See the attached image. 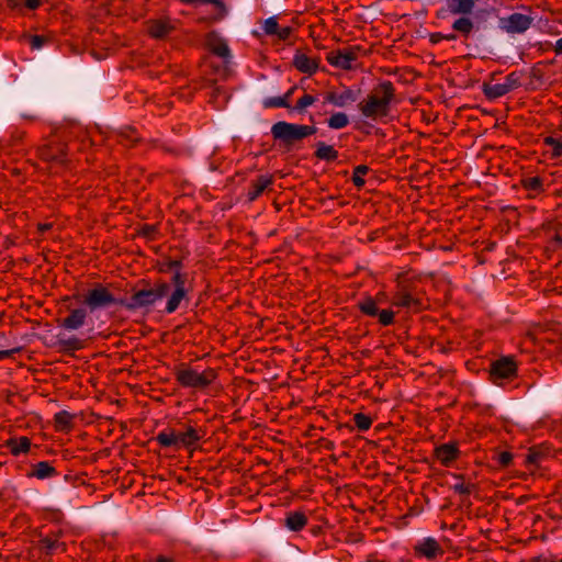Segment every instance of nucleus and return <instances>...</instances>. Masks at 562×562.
Instances as JSON below:
<instances>
[{"label":"nucleus","instance_id":"f257e3e1","mask_svg":"<svg viewBox=\"0 0 562 562\" xmlns=\"http://www.w3.org/2000/svg\"><path fill=\"white\" fill-rule=\"evenodd\" d=\"M394 99V85L385 80L376 85L367 98L358 103V109L364 117L378 120L389 114L391 103Z\"/></svg>","mask_w":562,"mask_h":562},{"label":"nucleus","instance_id":"f03ea898","mask_svg":"<svg viewBox=\"0 0 562 562\" xmlns=\"http://www.w3.org/2000/svg\"><path fill=\"white\" fill-rule=\"evenodd\" d=\"M138 284L144 288L134 290L128 301L124 300V306L130 311L149 310L158 301L162 300L170 291L171 285L166 281H157L153 285L146 280H140Z\"/></svg>","mask_w":562,"mask_h":562},{"label":"nucleus","instance_id":"7ed1b4c3","mask_svg":"<svg viewBox=\"0 0 562 562\" xmlns=\"http://www.w3.org/2000/svg\"><path fill=\"white\" fill-rule=\"evenodd\" d=\"M317 128L314 125L294 124L279 121L271 127V135L279 145L290 150L295 143L314 135Z\"/></svg>","mask_w":562,"mask_h":562},{"label":"nucleus","instance_id":"20e7f679","mask_svg":"<svg viewBox=\"0 0 562 562\" xmlns=\"http://www.w3.org/2000/svg\"><path fill=\"white\" fill-rule=\"evenodd\" d=\"M173 373L176 381L182 387L195 390H205L217 379V371L214 368H206L199 372L186 363L178 364Z\"/></svg>","mask_w":562,"mask_h":562},{"label":"nucleus","instance_id":"39448f33","mask_svg":"<svg viewBox=\"0 0 562 562\" xmlns=\"http://www.w3.org/2000/svg\"><path fill=\"white\" fill-rule=\"evenodd\" d=\"M72 297L81 302L90 313L114 305L124 306V300L116 299L110 289L101 283H97L93 288L89 289L82 297L79 295H74Z\"/></svg>","mask_w":562,"mask_h":562},{"label":"nucleus","instance_id":"423d86ee","mask_svg":"<svg viewBox=\"0 0 562 562\" xmlns=\"http://www.w3.org/2000/svg\"><path fill=\"white\" fill-rule=\"evenodd\" d=\"M490 379L493 383L498 380H513L517 376L518 364L514 356H503L490 366Z\"/></svg>","mask_w":562,"mask_h":562},{"label":"nucleus","instance_id":"0eeeda50","mask_svg":"<svg viewBox=\"0 0 562 562\" xmlns=\"http://www.w3.org/2000/svg\"><path fill=\"white\" fill-rule=\"evenodd\" d=\"M38 157L54 167L63 168L67 162V146L60 142H49L38 147Z\"/></svg>","mask_w":562,"mask_h":562},{"label":"nucleus","instance_id":"6e6552de","mask_svg":"<svg viewBox=\"0 0 562 562\" xmlns=\"http://www.w3.org/2000/svg\"><path fill=\"white\" fill-rule=\"evenodd\" d=\"M359 311L369 317H378L382 326H390L394 323V312L391 310H379L378 302L372 296H364L357 303Z\"/></svg>","mask_w":562,"mask_h":562},{"label":"nucleus","instance_id":"1a4fd4ad","mask_svg":"<svg viewBox=\"0 0 562 562\" xmlns=\"http://www.w3.org/2000/svg\"><path fill=\"white\" fill-rule=\"evenodd\" d=\"M188 277L187 273L173 274L171 278V284L173 290L169 295L165 311L168 314L176 312L183 300H188V290L186 289Z\"/></svg>","mask_w":562,"mask_h":562},{"label":"nucleus","instance_id":"9d476101","mask_svg":"<svg viewBox=\"0 0 562 562\" xmlns=\"http://www.w3.org/2000/svg\"><path fill=\"white\" fill-rule=\"evenodd\" d=\"M392 304L413 312H419L424 308L423 300L406 285L401 283L397 284L396 291L392 296Z\"/></svg>","mask_w":562,"mask_h":562},{"label":"nucleus","instance_id":"9b49d317","mask_svg":"<svg viewBox=\"0 0 562 562\" xmlns=\"http://www.w3.org/2000/svg\"><path fill=\"white\" fill-rule=\"evenodd\" d=\"M68 315L57 319L58 326L66 330H78L87 324L89 310L82 304L78 307H68Z\"/></svg>","mask_w":562,"mask_h":562},{"label":"nucleus","instance_id":"f8f14e48","mask_svg":"<svg viewBox=\"0 0 562 562\" xmlns=\"http://www.w3.org/2000/svg\"><path fill=\"white\" fill-rule=\"evenodd\" d=\"M359 46H352L342 50L331 52L327 55V61L335 67L345 70L352 68V63L358 58Z\"/></svg>","mask_w":562,"mask_h":562},{"label":"nucleus","instance_id":"ddd939ff","mask_svg":"<svg viewBox=\"0 0 562 562\" xmlns=\"http://www.w3.org/2000/svg\"><path fill=\"white\" fill-rule=\"evenodd\" d=\"M532 18L521 13H513L501 19V27L507 33H524L532 24Z\"/></svg>","mask_w":562,"mask_h":562},{"label":"nucleus","instance_id":"4468645a","mask_svg":"<svg viewBox=\"0 0 562 562\" xmlns=\"http://www.w3.org/2000/svg\"><path fill=\"white\" fill-rule=\"evenodd\" d=\"M147 33L155 40H162L176 30V25L169 18L150 19L146 22Z\"/></svg>","mask_w":562,"mask_h":562},{"label":"nucleus","instance_id":"2eb2a0df","mask_svg":"<svg viewBox=\"0 0 562 562\" xmlns=\"http://www.w3.org/2000/svg\"><path fill=\"white\" fill-rule=\"evenodd\" d=\"M445 553L439 542L432 538H424L420 542L414 546V554L417 558H427L429 560L436 559Z\"/></svg>","mask_w":562,"mask_h":562},{"label":"nucleus","instance_id":"dca6fc26","mask_svg":"<svg viewBox=\"0 0 562 562\" xmlns=\"http://www.w3.org/2000/svg\"><path fill=\"white\" fill-rule=\"evenodd\" d=\"M357 99L358 93L346 87L340 92L331 90L324 94V103H330L338 108H345L348 104L356 102Z\"/></svg>","mask_w":562,"mask_h":562},{"label":"nucleus","instance_id":"f3484780","mask_svg":"<svg viewBox=\"0 0 562 562\" xmlns=\"http://www.w3.org/2000/svg\"><path fill=\"white\" fill-rule=\"evenodd\" d=\"M434 456L441 463V465L448 468L460 457L458 443H442L435 448Z\"/></svg>","mask_w":562,"mask_h":562},{"label":"nucleus","instance_id":"a211bd4d","mask_svg":"<svg viewBox=\"0 0 562 562\" xmlns=\"http://www.w3.org/2000/svg\"><path fill=\"white\" fill-rule=\"evenodd\" d=\"M292 64L300 72L311 76L318 70L319 58H312L302 52H296Z\"/></svg>","mask_w":562,"mask_h":562},{"label":"nucleus","instance_id":"6ab92c4d","mask_svg":"<svg viewBox=\"0 0 562 562\" xmlns=\"http://www.w3.org/2000/svg\"><path fill=\"white\" fill-rule=\"evenodd\" d=\"M273 184V176L261 175L252 180L249 184L247 199L249 202L257 200L266 189Z\"/></svg>","mask_w":562,"mask_h":562},{"label":"nucleus","instance_id":"aec40b11","mask_svg":"<svg viewBox=\"0 0 562 562\" xmlns=\"http://www.w3.org/2000/svg\"><path fill=\"white\" fill-rule=\"evenodd\" d=\"M307 524L308 517L301 510L288 512L283 520V526L294 532L303 530Z\"/></svg>","mask_w":562,"mask_h":562},{"label":"nucleus","instance_id":"412c9836","mask_svg":"<svg viewBox=\"0 0 562 562\" xmlns=\"http://www.w3.org/2000/svg\"><path fill=\"white\" fill-rule=\"evenodd\" d=\"M204 435L205 432L202 429H196L187 425L184 426L183 431L177 432L178 445H181L184 448L193 447L204 437Z\"/></svg>","mask_w":562,"mask_h":562},{"label":"nucleus","instance_id":"4be33fe9","mask_svg":"<svg viewBox=\"0 0 562 562\" xmlns=\"http://www.w3.org/2000/svg\"><path fill=\"white\" fill-rule=\"evenodd\" d=\"M474 5V0H447V10L452 15H469Z\"/></svg>","mask_w":562,"mask_h":562},{"label":"nucleus","instance_id":"5701e85b","mask_svg":"<svg viewBox=\"0 0 562 562\" xmlns=\"http://www.w3.org/2000/svg\"><path fill=\"white\" fill-rule=\"evenodd\" d=\"M55 347L59 352L72 355L75 351H78L85 347V341L76 336L69 338H58Z\"/></svg>","mask_w":562,"mask_h":562},{"label":"nucleus","instance_id":"b1692460","mask_svg":"<svg viewBox=\"0 0 562 562\" xmlns=\"http://www.w3.org/2000/svg\"><path fill=\"white\" fill-rule=\"evenodd\" d=\"M452 30L459 33L463 38H469L475 30V24L468 15H461L451 25Z\"/></svg>","mask_w":562,"mask_h":562},{"label":"nucleus","instance_id":"393cba45","mask_svg":"<svg viewBox=\"0 0 562 562\" xmlns=\"http://www.w3.org/2000/svg\"><path fill=\"white\" fill-rule=\"evenodd\" d=\"M57 474V470L50 465L47 461H41L32 465V470L29 476H34L38 480L53 477Z\"/></svg>","mask_w":562,"mask_h":562},{"label":"nucleus","instance_id":"a878e982","mask_svg":"<svg viewBox=\"0 0 562 562\" xmlns=\"http://www.w3.org/2000/svg\"><path fill=\"white\" fill-rule=\"evenodd\" d=\"M520 184L530 192L529 198H535L544 191L543 179L539 176L524 178L520 180Z\"/></svg>","mask_w":562,"mask_h":562},{"label":"nucleus","instance_id":"bb28decb","mask_svg":"<svg viewBox=\"0 0 562 562\" xmlns=\"http://www.w3.org/2000/svg\"><path fill=\"white\" fill-rule=\"evenodd\" d=\"M315 158L327 162L335 161L338 158V151L331 145H327L324 142L316 144V150L314 151Z\"/></svg>","mask_w":562,"mask_h":562},{"label":"nucleus","instance_id":"cd10ccee","mask_svg":"<svg viewBox=\"0 0 562 562\" xmlns=\"http://www.w3.org/2000/svg\"><path fill=\"white\" fill-rule=\"evenodd\" d=\"M7 448L13 456L26 453L31 447V440L27 437L12 438L7 441Z\"/></svg>","mask_w":562,"mask_h":562},{"label":"nucleus","instance_id":"c85d7f7f","mask_svg":"<svg viewBox=\"0 0 562 562\" xmlns=\"http://www.w3.org/2000/svg\"><path fill=\"white\" fill-rule=\"evenodd\" d=\"M483 93L488 100H495L508 93L504 83H483Z\"/></svg>","mask_w":562,"mask_h":562},{"label":"nucleus","instance_id":"c756f323","mask_svg":"<svg viewBox=\"0 0 562 562\" xmlns=\"http://www.w3.org/2000/svg\"><path fill=\"white\" fill-rule=\"evenodd\" d=\"M74 416L67 411H60L55 414L54 422L57 430L68 431L72 427Z\"/></svg>","mask_w":562,"mask_h":562},{"label":"nucleus","instance_id":"7c9ffc66","mask_svg":"<svg viewBox=\"0 0 562 562\" xmlns=\"http://www.w3.org/2000/svg\"><path fill=\"white\" fill-rule=\"evenodd\" d=\"M207 44H209L210 50L214 55L222 57V58L229 57V48L225 41H223L221 38H209Z\"/></svg>","mask_w":562,"mask_h":562},{"label":"nucleus","instance_id":"2f4dec72","mask_svg":"<svg viewBox=\"0 0 562 562\" xmlns=\"http://www.w3.org/2000/svg\"><path fill=\"white\" fill-rule=\"evenodd\" d=\"M327 124L333 130H341L349 124V117L344 112H336L329 116Z\"/></svg>","mask_w":562,"mask_h":562},{"label":"nucleus","instance_id":"473e14b6","mask_svg":"<svg viewBox=\"0 0 562 562\" xmlns=\"http://www.w3.org/2000/svg\"><path fill=\"white\" fill-rule=\"evenodd\" d=\"M40 546L41 549H43L46 554H52L57 549H61V551L66 550V546L64 542H59L57 539H53L49 537L41 539Z\"/></svg>","mask_w":562,"mask_h":562},{"label":"nucleus","instance_id":"72a5a7b5","mask_svg":"<svg viewBox=\"0 0 562 562\" xmlns=\"http://www.w3.org/2000/svg\"><path fill=\"white\" fill-rule=\"evenodd\" d=\"M156 440L161 447H165V448L178 446L177 432H175L173 430H171L169 432H167V431L159 432L156 437Z\"/></svg>","mask_w":562,"mask_h":562},{"label":"nucleus","instance_id":"f704fd0d","mask_svg":"<svg viewBox=\"0 0 562 562\" xmlns=\"http://www.w3.org/2000/svg\"><path fill=\"white\" fill-rule=\"evenodd\" d=\"M370 168L367 165H359L353 169L352 182L357 188H362L366 183L363 176L369 172Z\"/></svg>","mask_w":562,"mask_h":562},{"label":"nucleus","instance_id":"c9c22d12","mask_svg":"<svg viewBox=\"0 0 562 562\" xmlns=\"http://www.w3.org/2000/svg\"><path fill=\"white\" fill-rule=\"evenodd\" d=\"M352 420L360 431H367L372 425V418L363 413L355 414Z\"/></svg>","mask_w":562,"mask_h":562},{"label":"nucleus","instance_id":"e433bc0d","mask_svg":"<svg viewBox=\"0 0 562 562\" xmlns=\"http://www.w3.org/2000/svg\"><path fill=\"white\" fill-rule=\"evenodd\" d=\"M544 144L552 148L551 158H559L562 156V140L548 136L544 138Z\"/></svg>","mask_w":562,"mask_h":562},{"label":"nucleus","instance_id":"4c0bfd02","mask_svg":"<svg viewBox=\"0 0 562 562\" xmlns=\"http://www.w3.org/2000/svg\"><path fill=\"white\" fill-rule=\"evenodd\" d=\"M266 109L270 108H286L291 109L290 102L285 101L282 97L266 98L262 102Z\"/></svg>","mask_w":562,"mask_h":562},{"label":"nucleus","instance_id":"58836bf2","mask_svg":"<svg viewBox=\"0 0 562 562\" xmlns=\"http://www.w3.org/2000/svg\"><path fill=\"white\" fill-rule=\"evenodd\" d=\"M316 101V98L312 94L305 93L303 97H301L296 104L292 108V110L297 111L299 113H302L305 111L307 106H311Z\"/></svg>","mask_w":562,"mask_h":562},{"label":"nucleus","instance_id":"ea45409f","mask_svg":"<svg viewBox=\"0 0 562 562\" xmlns=\"http://www.w3.org/2000/svg\"><path fill=\"white\" fill-rule=\"evenodd\" d=\"M182 268H183V265L180 260H168L167 262H165L162 265V267L160 268V271L161 272H170L172 271L173 274H177L178 273H183L182 272Z\"/></svg>","mask_w":562,"mask_h":562},{"label":"nucleus","instance_id":"a19ab883","mask_svg":"<svg viewBox=\"0 0 562 562\" xmlns=\"http://www.w3.org/2000/svg\"><path fill=\"white\" fill-rule=\"evenodd\" d=\"M280 25L278 24V21L274 18H269L266 20L263 30L266 34L268 35H276L279 32Z\"/></svg>","mask_w":562,"mask_h":562},{"label":"nucleus","instance_id":"79ce46f5","mask_svg":"<svg viewBox=\"0 0 562 562\" xmlns=\"http://www.w3.org/2000/svg\"><path fill=\"white\" fill-rule=\"evenodd\" d=\"M182 3H186V4H193V3H198V2H201V3H212L214 4L216 8H218L223 13L226 12V8H225V4L222 0H180Z\"/></svg>","mask_w":562,"mask_h":562},{"label":"nucleus","instance_id":"37998d69","mask_svg":"<svg viewBox=\"0 0 562 562\" xmlns=\"http://www.w3.org/2000/svg\"><path fill=\"white\" fill-rule=\"evenodd\" d=\"M504 85L508 88V92L520 86L519 77L516 72H510L506 76Z\"/></svg>","mask_w":562,"mask_h":562},{"label":"nucleus","instance_id":"c03bdc74","mask_svg":"<svg viewBox=\"0 0 562 562\" xmlns=\"http://www.w3.org/2000/svg\"><path fill=\"white\" fill-rule=\"evenodd\" d=\"M474 488L473 484L458 483L453 485V491L458 494L470 495Z\"/></svg>","mask_w":562,"mask_h":562},{"label":"nucleus","instance_id":"a18cd8bd","mask_svg":"<svg viewBox=\"0 0 562 562\" xmlns=\"http://www.w3.org/2000/svg\"><path fill=\"white\" fill-rule=\"evenodd\" d=\"M46 43V38L42 35H32L30 38V45L33 49L41 48Z\"/></svg>","mask_w":562,"mask_h":562},{"label":"nucleus","instance_id":"49530a36","mask_svg":"<svg viewBox=\"0 0 562 562\" xmlns=\"http://www.w3.org/2000/svg\"><path fill=\"white\" fill-rule=\"evenodd\" d=\"M498 463L502 465V467H508L512 461H513V454L508 451H502L499 454H498Z\"/></svg>","mask_w":562,"mask_h":562},{"label":"nucleus","instance_id":"de8ad7c7","mask_svg":"<svg viewBox=\"0 0 562 562\" xmlns=\"http://www.w3.org/2000/svg\"><path fill=\"white\" fill-rule=\"evenodd\" d=\"M292 33V27L290 26H284V27H279V32L276 34L279 40H282V41H285L290 37Z\"/></svg>","mask_w":562,"mask_h":562},{"label":"nucleus","instance_id":"09e8293b","mask_svg":"<svg viewBox=\"0 0 562 562\" xmlns=\"http://www.w3.org/2000/svg\"><path fill=\"white\" fill-rule=\"evenodd\" d=\"M540 458H541L540 452L536 451L535 449H530L526 457V460L529 463H538Z\"/></svg>","mask_w":562,"mask_h":562},{"label":"nucleus","instance_id":"8fccbe9b","mask_svg":"<svg viewBox=\"0 0 562 562\" xmlns=\"http://www.w3.org/2000/svg\"><path fill=\"white\" fill-rule=\"evenodd\" d=\"M146 562H177L175 558L159 554L156 558L148 559Z\"/></svg>","mask_w":562,"mask_h":562},{"label":"nucleus","instance_id":"3c124183","mask_svg":"<svg viewBox=\"0 0 562 562\" xmlns=\"http://www.w3.org/2000/svg\"><path fill=\"white\" fill-rule=\"evenodd\" d=\"M156 232L155 226L144 225L140 229V234L146 237H150Z\"/></svg>","mask_w":562,"mask_h":562},{"label":"nucleus","instance_id":"603ef678","mask_svg":"<svg viewBox=\"0 0 562 562\" xmlns=\"http://www.w3.org/2000/svg\"><path fill=\"white\" fill-rule=\"evenodd\" d=\"M24 4L30 10H35L40 7L41 0H24Z\"/></svg>","mask_w":562,"mask_h":562},{"label":"nucleus","instance_id":"864d4df0","mask_svg":"<svg viewBox=\"0 0 562 562\" xmlns=\"http://www.w3.org/2000/svg\"><path fill=\"white\" fill-rule=\"evenodd\" d=\"M442 40H443V34L442 33H431L430 36H429V41L432 44H438Z\"/></svg>","mask_w":562,"mask_h":562},{"label":"nucleus","instance_id":"5fc2aeb1","mask_svg":"<svg viewBox=\"0 0 562 562\" xmlns=\"http://www.w3.org/2000/svg\"><path fill=\"white\" fill-rule=\"evenodd\" d=\"M52 227H53V225L50 223H40L37 225V229L41 233H45V232L49 231Z\"/></svg>","mask_w":562,"mask_h":562},{"label":"nucleus","instance_id":"6e6d98bb","mask_svg":"<svg viewBox=\"0 0 562 562\" xmlns=\"http://www.w3.org/2000/svg\"><path fill=\"white\" fill-rule=\"evenodd\" d=\"M554 52L558 55H562V38H559L554 45Z\"/></svg>","mask_w":562,"mask_h":562},{"label":"nucleus","instance_id":"4d7b16f0","mask_svg":"<svg viewBox=\"0 0 562 562\" xmlns=\"http://www.w3.org/2000/svg\"><path fill=\"white\" fill-rule=\"evenodd\" d=\"M296 90V87H292L291 89H289L283 95L282 98H284L285 101L290 102V98L292 97L293 92Z\"/></svg>","mask_w":562,"mask_h":562},{"label":"nucleus","instance_id":"13d9d810","mask_svg":"<svg viewBox=\"0 0 562 562\" xmlns=\"http://www.w3.org/2000/svg\"><path fill=\"white\" fill-rule=\"evenodd\" d=\"M13 352V350H0V360L9 358Z\"/></svg>","mask_w":562,"mask_h":562},{"label":"nucleus","instance_id":"bf43d9fd","mask_svg":"<svg viewBox=\"0 0 562 562\" xmlns=\"http://www.w3.org/2000/svg\"><path fill=\"white\" fill-rule=\"evenodd\" d=\"M443 40H446V41H456L457 40V34L456 33L443 34Z\"/></svg>","mask_w":562,"mask_h":562},{"label":"nucleus","instance_id":"052dcab7","mask_svg":"<svg viewBox=\"0 0 562 562\" xmlns=\"http://www.w3.org/2000/svg\"><path fill=\"white\" fill-rule=\"evenodd\" d=\"M558 352H559V356L561 358V362H562V333H561V336L559 338V342H558Z\"/></svg>","mask_w":562,"mask_h":562},{"label":"nucleus","instance_id":"680f3d73","mask_svg":"<svg viewBox=\"0 0 562 562\" xmlns=\"http://www.w3.org/2000/svg\"><path fill=\"white\" fill-rule=\"evenodd\" d=\"M220 93V88L218 87H215L213 89V93H212V98L215 99L217 97V94Z\"/></svg>","mask_w":562,"mask_h":562},{"label":"nucleus","instance_id":"e2e57ef3","mask_svg":"<svg viewBox=\"0 0 562 562\" xmlns=\"http://www.w3.org/2000/svg\"><path fill=\"white\" fill-rule=\"evenodd\" d=\"M318 530H319V527L314 528L313 533L316 535L318 532Z\"/></svg>","mask_w":562,"mask_h":562}]
</instances>
